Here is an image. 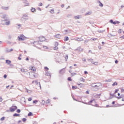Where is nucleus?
I'll list each match as a JSON object with an SVG mask.
<instances>
[{"mask_svg": "<svg viewBox=\"0 0 124 124\" xmlns=\"http://www.w3.org/2000/svg\"><path fill=\"white\" fill-rule=\"evenodd\" d=\"M65 72V69L63 68L59 71L60 74H63Z\"/></svg>", "mask_w": 124, "mask_h": 124, "instance_id": "6e6552de", "label": "nucleus"}, {"mask_svg": "<svg viewBox=\"0 0 124 124\" xmlns=\"http://www.w3.org/2000/svg\"><path fill=\"white\" fill-rule=\"evenodd\" d=\"M1 101H2V98L0 96V102H1Z\"/></svg>", "mask_w": 124, "mask_h": 124, "instance_id": "13d9d810", "label": "nucleus"}, {"mask_svg": "<svg viewBox=\"0 0 124 124\" xmlns=\"http://www.w3.org/2000/svg\"><path fill=\"white\" fill-rule=\"evenodd\" d=\"M97 3H100L99 4V6H101V7H103V4H102V3H101V2L99 0L97 1Z\"/></svg>", "mask_w": 124, "mask_h": 124, "instance_id": "4468645a", "label": "nucleus"}, {"mask_svg": "<svg viewBox=\"0 0 124 124\" xmlns=\"http://www.w3.org/2000/svg\"><path fill=\"white\" fill-rule=\"evenodd\" d=\"M92 63H93V64H94V65H98V62H92Z\"/></svg>", "mask_w": 124, "mask_h": 124, "instance_id": "412c9836", "label": "nucleus"}, {"mask_svg": "<svg viewBox=\"0 0 124 124\" xmlns=\"http://www.w3.org/2000/svg\"><path fill=\"white\" fill-rule=\"evenodd\" d=\"M109 94H110V95L111 96H112V97L115 96L114 94H112V93H110Z\"/></svg>", "mask_w": 124, "mask_h": 124, "instance_id": "09e8293b", "label": "nucleus"}, {"mask_svg": "<svg viewBox=\"0 0 124 124\" xmlns=\"http://www.w3.org/2000/svg\"><path fill=\"white\" fill-rule=\"evenodd\" d=\"M18 39L19 40V41H23V40H25V39L24 38V35H21L18 36Z\"/></svg>", "mask_w": 124, "mask_h": 124, "instance_id": "20e7f679", "label": "nucleus"}, {"mask_svg": "<svg viewBox=\"0 0 124 124\" xmlns=\"http://www.w3.org/2000/svg\"><path fill=\"white\" fill-rule=\"evenodd\" d=\"M32 113L31 112H30L28 113V116H32Z\"/></svg>", "mask_w": 124, "mask_h": 124, "instance_id": "473e14b6", "label": "nucleus"}, {"mask_svg": "<svg viewBox=\"0 0 124 124\" xmlns=\"http://www.w3.org/2000/svg\"><path fill=\"white\" fill-rule=\"evenodd\" d=\"M45 75H46V76H49L50 78H51V74H50V73L48 71H46Z\"/></svg>", "mask_w": 124, "mask_h": 124, "instance_id": "f8f14e48", "label": "nucleus"}, {"mask_svg": "<svg viewBox=\"0 0 124 124\" xmlns=\"http://www.w3.org/2000/svg\"><path fill=\"white\" fill-rule=\"evenodd\" d=\"M19 116H20V114L16 113L13 114V117H19Z\"/></svg>", "mask_w": 124, "mask_h": 124, "instance_id": "4be33fe9", "label": "nucleus"}, {"mask_svg": "<svg viewBox=\"0 0 124 124\" xmlns=\"http://www.w3.org/2000/svg\"><path fill=\"white\" fill-rule=\"evenodd\" d=\"M118 62H119V61L118 60H116L115 61V63H118Z\"/></svg>", "mask_w": 124, "mask_h": 124, "instance_id": "bf43d9fd", "label": "nucleus"}, {"mask_svg": "<svg viewBox=\"0 0 124 124\" xmlns=\"http://www.w3.org/2000/svg\"><path fill=\"white\" fill-rule=\"evenodd\" d=\"M113 22H114V21L113 20V19L110 20L109 23H111V24H113Z\"/></svg>", "mask_w": 124, "mask_h": 124, "instance_id": "a19ab883", "label": "nucleus"}, {"mask_svg": "<svg viewBox=\"0 0 124 124\" xmlns=\"http://www.w3.org/2000/svg\"><path fill=\"white\" fill-rule=\"evenodd\" d=\"M78 51H81V47L79 46L78 47L77 49Z\"/></svg>", "mask_w": 124, "mask_h": 124, "instance_id": "49530a36", "label": "nucleus"}, {"mask_svg": "<svg viewBox=\"0 0 124 124\" xmlns=\"http://www.w3.org/2000/svg\"><path fill=\"white\" fill-rule=\"evenodd\" d=\"M75 19H76V20H78V19H80V16H75Z\"/></svg>", "mask_w": 124, "mask_h": 124, "instance_id": "5701e85b", "label": "nucleus"}, {"mask_svg": "<svg viewBox=\"0 0 124 124\" xmlns=\"http://www.w3.org/2000/svg\"><path fill=\"white\" fill-rule=\"evenodd\" d=\"M75 40L77 41H83V39L81 38H78L77 39H75Z\"/></svg>", "mask_w": 124, "mask_h": 124, "instance_id": "2eb2a0df", "label": "nucleus"}, {"mask_svg": "<svg viewBox=\"0 0 124 124\" xmlns=\"http://www.w3.org/2000/svg\"><path fill=\"white\" fill-rule=\"evenodd\" d=\"M30 69L32 71H36V69L34 67V66H31L30 67Z\"/></svg>", "mask_w": 124, "mask_h": 124, "instance_id": "9b49d317", "label": "nucleus"}, {"mask_svg": "<svg viewBox=\"0 0 124 124\" xmlns=\"http://www.w3.org/2000/svg\"><path fill=\"white\" fill-rule=\"evenodd\" d=\"M120 38H122L123 39H124V35L120 37Z\"/></svg>", "mask_w": 124, "mask_h": 124, "instance_id": "69168bd1", "label": "nucleus"}, {"mask_svg": "<svg viewBox=\"0 0 124 124\" xmlns=\"http://www.w3.org/2000/svg\"><path fill=\"white\" fill-rule=\"evenodd\" d=\"M84 81V78H80V81L81 82H83Z\"/></svg>", "mask_w": 124, "mask_h": 124, "instance_id": "5fc2aeb1", "label": "nucleus"}, {"mask_svg": "<svg viewBox=\"0 0 124 124\" xmlns=\"http://www.w3.org/2000/svg\"><path fill=\"white\" fill-rule=\"evenodd\" d=\"M116 98H117L118 99H121V98H123V96H120L119 97H116Z\"/></svg>", "mask_w": 124, "mask_h": 124, "instance_id": "58836bf2", "label": "nucleus"}, {"mask_svg": "<svg viewBox=\"0 0 124 124\" xmlns=\"http://www.w3.org/2000/svg\"><path fill=\"white\" fill-rule=\"evenodd\" d=\"M18 109V107L16 106H12L10 108V112H14L15 110Z\"/></svg>", "mask_w": 124, "mask_h": 124, "instance_id": "7ed1b4c3", "label": "nucleus"}, {"mask_svg": "<svg viewBox=\"0 0 124 124\" xmlns=\"http://www.w3.org/2000/svg\"><path fill=\"white\" fill-rule=\"evenodd\" d=\"M21 72H25V69H21Z\"/></svg>", "mask_w": 124, "mask_h": 124, "instance_id": "3c124183", "label": "nucleus"}, {"mask_svg": "<svg viewBox=\"0 0 124 124\" xmlns=\"http://www.w3.org/2000/svg\"><path fill=\"white\" fill-rule=\"evenodd\" d=\"M71 16H72V14H70V15H68L67 17H70Z\"/></svg>", "mask_w": 124, "mask_h": 124, "instance_id": "052dcab7", "label": "nucleus"}, {"mask_svg": "<svg viewBox=\"0 0 124 124\" xmlns=\"http://www.w3.org/2000/svg\"><path fill=\"white\" fill-rule=\"evenodd\" d=\"M83 62H87L85 58H82Z\"/></svg>", "mask_w": 124, "mask_h": 124, "instance_id": "6e6d98bb", "label": "nucleus"}, {"mask_svg": "<svg viewBox=\"0 0 124 124\" xmlns=\"http://www.w3.org/2000/svg\"><path fill=\"white\" fill-rule=\"evenodd\" d=\"M5 119V117H2V118H0V121H4Z\"/></svg>", "mask_w": 124, "mask_h": 124, "instance_id": "c756f323", "label": "nucleus"}, {"mask_svg": "<svg viewBox=\"0 0 124 124\" xmlns=\"http://www.w3.org/2000/svg\"><path fill=\"white\" fill-rule=\"evenodd\" d=\"M68 81H69L70 82H71L72 81V79H71V77H68L67 78Z\"/></svg>", "mask_w": 124, "mask_h": 124, "instance_id": "cd10ccee", "label": "nucleus"}, {"mask_svg": "<svg viewBox=\"0 0 124 124\" xmlns=\"http://www.w3.org/2000/svg\"><path fill=\"white\" fill-rule=\"evenodd\" d=\"M3 78L5 79L7 78V75L6 74L4 75Z\"/></svg>", "mask_w": 124, "mask_h": 124, "instance_id": "37998d69", "label": "nucleus"}, {"mask_svg": "<svg viewBox=\"0 0 124 124\" xmlns=\"http://www.w3.org/2000/svg\"><path fill=\"white\" fill-rule=\"evenodd\" d=\"M36 10L35 9V8H32L31 9V12H34V11H35Z\"/></svg>", "mask_w": 124, "mask_h": 124, "instance_id": "a878e982", "label": "nucleus"}, {"mask_svg": "<svg viewBox=\"0 0 124 124\" xmlns=\"http://www.w3.org/2000/svg\"><path fill=\"white\" fill-rule=\"evenodd\" d=\"M118 32L119 33H122V32H123V30L121 29H119L118 31Z\"/></svg>", "mask_w": 124, "mask_h": 124, "instance_id": "72a5a7b5", "label": "nucleus"}, {"mask_svg": "<svg viewBox=\"0 0 124 124\" xmlns=\"http://www.w3.org/2000/svg\"><path fill=\"white\" fill-rule=\"evenodd\" d=\"M38 101L37 100H35L34 101H33V103L36 104V103H37Z\"/></svg>", "mask_w": 124, "mask_h": 124, "instance_id": "f704fd0d", "label": "nucleus"}, {"mask_svg": "<svg viewBox=\"0 0 124 124\" xmlns=\"http://www.w3.org/2000/svg\"><path fill=\"white\" fill-rule=\"evenodd\" d=\"M26 121H27V119L26 118H23L22 119V121L23 122H26Z\"/></svg>", "mask_w": 124, "mask_h": 124, "instance_id": "ea45409f", "label": "nucleus"}, {"mask_svg": "<svg viewBox=\"0 0 124 124\" xmlns=\"http://www.w3.org/2000/svg\"><path fill=\"white\" fill-rule=\"evenodd\" d=\"M58 49H59V48L58 47V46L54 47V50H58Z\"/></svg>", "mask_w": 124, "mask_h": 124, "instance_id": "c03bdc74", "label": "nucleus"}, {"mask_svg": "<svg viewBox=\"0 0 124 124\" xmlns=\"http://www.w3.org/2000/svg\"><path fill=\"white\" fill-rule=\"evenodd\" d=\"M16 112H17V113H21V109H17L16 110Z\"/></svg>", "mask_w": 124, "mask_h": 124, "instance_id": "4c0bfd02", "label": "nucleus"}, {"mask_svg": "<svg viewBox=\"0 0 124 124\" xmlns=\"http://www.w3.org/2000/svg\"><path fill=\"white\" fill-rule=\"evenodd\" d=\"M72 90H76V89H77V86H72Z\"/></svg>", "mask_w": 124, "mask_h": 124, "instance_id": "393cba45", "label": "nucleus"}, {"mask_svg": "<svg viewBox=\"0 0 124 124\" xmlns=\"http://www.w3.org/2000/svg\"><path fill=\"white\" fill-rule=\"evenodd\" d=\"M9 8H10L9 6H7V7L2 6L1 7V9H2L3 10H9Z\"/></svg>", "mask_w": 124, "mask_h": 124, "instance_id": "423d86ee", "label": "nucleus"}, {"mask_svg": "<svg viewBox=\"0 0 124 124\" xmlns=\"http://www.w3.org/2000/svg\"><path fill=\"white\" fill-rule=\"evenodd\" d=\"M6 53H9L10 52V49H7L5 51Z\"/></svg>", "mask_w": 124, "mask_h": 124, "instance_id": "de8ad7c7", "label": "nucleus"}, {"mask_svg": "<svg viewBox=\"0 0 124 124\" xmlns=\"http://www.w3.org/2000/svg\"><path fill=\"white\" fill-rule=\"evenodd\" d=\"M18 59L19 61H21V60H22V58H21V57H18Z\"/></svg>", "mask_w": 124, "mask_h": 124, "instance_id": "0e129e2a", "label": "nucleus"}, {"mask_svg": "<svg viewBox=\"0 0 124 124\" xmlns=\"http://www.w3.org/2000/svg\"><path fill=\"white\" fill-rule=\"evenodd\" d=\"M55 37L56 38L60 39V38H61V37H62V35H61V34H57L55 35Z\"/></svg>", "mask_w": 124, "mask_h": 124, "instance_id": "ddd939ff", "label": "nucleus"}, {"mask_svg": "<svg viewBox=\"0 0 124 124\" xmlns=\"http://www.w3.org/2000/svg\"><path fill=\"white\" fill-rule=\"evenodd\" d=\"M68 39H69V38H68V36H65L64 37V41H68Z\"/></svg>", "mask_w": 124, "mask_h": 124, "instance_id": "b1692460", "label": "nucleus"}, {"mask_svg": "<svg viewBox=\"0 0 124 124\" xmlns=\"http://www.w3.org/2000/svg\"><path fill=\"white\" fill-rule=\"evenodd\" d=\"M42 5H43V4H42V2H40V3L39 4V6H42Z\"/></svg>", "mask_w": 124, "mask_h": 124, "instance_id": "8fccbe9b", "label": "nucleus"}, {"mask_svg": "<svg viewBox=\"0 0 124 124\" xmlns=\"http://www.w3.org/2000/svg\"><path fill=\"white\" fill-rule=\"evenodd\" d=\"M84 73V74H88V72L87 71H85Z\"/></svg>", "mask_w": 124, "mask_h": 124, "instance_id": "4d7b16f0", "label": "nucleus"}, {"mask_svg": "<svg viewBox=\"0 0 124 124\" xmlns=\"http://www.w3.org/2000/svg\"><path fill=\"white\" fill-rule=\"evenodd\" d=\"M66 61L68 60V55H66V57H65Z\"/></svg>", "mask_w": 124, "mask_h": 124, "instance_id": "79ce46f5", "label": "nucleus"}, {"mask_svg": "<svg viewBox=\"0 0 124 124\" xmlns=\"http://www.w3.org/2000/svg\"><path fill=\"white\" fill-rule=\"evenodd\" d=\"M119 91V89H117L115 91V92L114 93V94L117 93H118V91Z\"/></svg>", "mask_w": 124, "mask_h": 124, "instance_id": "a18cd8bd", "label": "nucleus"}, {"mask_svg": "<svg viewBox=\"0 0 124 124\" xmlns=\"http://www.w3.org/2000/svg\"><path fill=\"white\" fill-rule=\"evenodd\" d=\"M50 13H51V14H54V13H55L54 9H51Z\"/></svg>", "mask_w": 124, "mask_h": 124, "instance_id": "c9c22d12", "label": "nucleus"}, {"mask_svg": "<svg viewBox=\"0 0 124 124\" xmlns=\"http://www.w3.org/2000/svg\"><path fill=\"white\" fill-rule=\"evenodd\" d=\"M55 47H58V46H59V43H58L57 42H56L55 43Z\"/></svg>", "mask_w": 124, "mask_h": 124, "instance_id": "bb28decb", "label": "nucleus"}, {"mask_svg": "<svg viewBox=\"0 0 124 124\" xmlns=\"http://www.w3.org/2000/svg\"><path fill=\"white\" fill-rule=\"evenodd\" d=\"M12 51H13V49L12 48L10 49V52H12Z\"/></svg>", "mask_w": 124, "mask_h": 124, "instance_id": "774afa93", "label": "nucleus"}, {"mask_svg": "<svg viewBox=\"0 0 124 124\" xmlns=\"http://www.w3.org/2000/svg\"><path fill=\"white\" fill-rule=\"evenodd\" d=\"M39 40L40 42H43V41H45V40H46V39H45V37L43 36H41L39 37Z\"/></svg>", "mask_w": 124, "mask_h": 124, "instance_id": "39448f33", "label": "nucleus"}, {"mask_svg": "<svg viewBox=\"0 0 124 124\" xmlns=\"http://www.w3.org/2000/svg\"><path fill=\"white\" fill-rule=\"evenodd\" d=\"M35 85H39V87L40 88V89H41V85H40V82H38L37 81H35Z\"/></svg>", "mask_w": 124, "mask_h": 124, "instance_id": "dca6fc26", "label": "nucleus"}, {"mask_svg": "<svg viewBox=\"0 0 124 124\" xmlns=\"http://www.w3.org/2000/svg\"><path fill=\"white\" fill-rule=\"evenodd\" d=\"M93 101H94V100H90L89 102H88V103H84L83 102V103H84V104H86V105H91V104H92V103H93Z\"/></svg>", "mask_w": 124, "mask_h": 124, "instance_id": "1a4fd4ad", "label": "nucleus"}, {"mask_svg": "<svg viewBox=\"0 0 124 124\" xmlns=\"http://www.w3.org/2000/svg\"><path fill=\"white\" fill-rule=\"evenodd\" d=\"M44 49H48V47L46 46H44Z\"/></svg>", "mask_w": 124, "mask_h": 124, "instance_id": "680f3d73", "label": "nucleus"}, {"mask_svg": "<svg viewBox=\"0 0 124 124\" xmlns=\"http://www.w3.org/2000/svg\"><path fill=\"white\" fill-rule=\"evenodd\" d=\"M31 100H32V99L31 98H29L28 99V101H31Z\"/></svg>", "mask_w": 124, "mask_h": 124, "instance_id": "603ef678", "label": "nucleus"}, {"mask_svg": "<svg viewBox=\"0 0 124 124\" xmlns=\"http://www.w3.org/2000/svg\"><path fill=\"white\" fill-rule=\"evenodd\" d=\"M35 43H36V44H38V42L34 41L31 43V44H33L34 47H36V46L35 45Z\"/></svg>", "mask_w": 124, "mask_h": 124, "instance_id": "a211bd4d", "label": "nucleus"}, {"mask_svg": "<svg viewBox=\"0 0 124 124\" xmlns=\"http://www.w3.org/2000/svg\"><path fill=\"white\" fill-rule=\"evenodd\" d=\"M8 21L5 22V25H6V26H9V25H10V21L9 20H7Z\"/></svg>", "mask_w": 124, "mask_h": 124, "instance_id": "aec40b11", "label": "nucleus"}, {"mask_svg": "<svg viewBox=\"0 0 124 124\" xmlns=\"http://www.w3.org/2000/svg\"><path fill=\"white\" fill-rule=\"evenodd\" d=\"M42 104L44 105L45 104V101L44 100H42Z\"/></svg>", "mask_w": 124, "mask_h": 124, "instance_id": "e433bc0d", "label": "nucleus"}, {"mask_svg": "<svg viewBox=\"0 0 124 124\" xmlns=\"http://www.w3.org/2000/svg\"><path fill=\"white\" fill-rule=\"evenodd\" d=\"M6 63H7V64H10V63H11V61H10L9 60H6Z\"/></svg>", "mask_w": 124, "mask_h": 124, "instance_id": "f3484780", "label": "nucleus"}, {"mask_svg": "<svg viewBox=\"0 0 124 124\" xmlns=\"http://www.w3.org/2000/svg\"><path fill=\"white\" fill-rule=\"evenodd\" d=\"M44 68L46 70V71H48V70H49V68L47 66H45Z\"/></svg>", "mask_w": 124, "mask_h": 124, "instance_id": "2f4dec72", "label": "nucleus"}, {"mask_svg": "<svg viewBox=\"0 0 124 124\" xmlns=\"http://www.w3.org/2000/svg\"><path fill=\"white\" fill-rule=\"evenodd\" d=\"M23 3L25 4V6H28V5H29V2L28 1H27V0H23Z\"/></svg>", "mask_w": 124, "mask_h": 124, "instance_id": "9d476101", "label": "nucleus"}, {"mask_svg": "<svg viewBox=\"0 0 124 124\" xmlns=\"http://www.w3.org/2000/svg\"><path fill=\"white\" fill-rule=\"evenodd\" d=\"M37 10H39V11H41V9L40 8H39V7H38V8H37Z\"/></svg>", "mask_w": 124, "mask_h": 124, "instance_id": "e2e57ef3", "label": "nucleus"}, {"mask_svg": "<svg viewBox=\"0 0 124 124\" xmlns=\"http://www.w3.org/2000/svg\"><path fill=\"white\" fill-rule=\"evenodd\" d=\"M21 19H24L25 21H27V20H29V18H28V15H23V17H21Z\"/></svg>", "mask_w": 124, "mask_h": 124, "instance_id": "0eeeda50", "label": "nucleus"}, {"mask_svg": "<svg viewBox=\"0 0 124 124\" xmlns=\"http://www.w3.org/2000/svg\"><path fill=\"white\" fill-rule=\"evenodd\" d=\"M116 24H118L120 23V22L118 21H116Z\"/></svg>", "mask_w": 124, "mask_h": 124, "instance_id": "338daca9", "label": "nucleus"}, {"mask_svg": "<svg viewBox=\"0 0 124 124\" xmlns=\"http://www.w3.org/2000/svg\"><path fill=\"white\" fill-rule=\"evenodd\" d=\"M117 85H118V83H117V82H114L113 84H112V86H117Z\"/></svg>", "mask_w": 124, "mask_h": 124, "instance_id": "7c9ffc66", "label": "nucleus"}, {"mask_svg": "<svg viewBox=\"0 0 124 124\" xmlns=\"http://www.w3.org/2000/svg\"><path fill=\"white\" fill-rule=\"evenodd\" d=\"M91 86L92 88H94L93 90L95 92H96V91H98V86L96 85V83H93L91 85Z\"/></svg>", "mask_w": 124, "mask_h": 124, "instance_id": "f03ea898", "label": "nucleus"}, {"mask_svg": "<svg viewBox=\"0 0 124 124\" xmlns=\"http://www.w3.org/2000/svg\"><path fill=\"white\" fill-rule=\"evenodd\" d=\"M49 103H50V101H49V100H46V104H49Z\"/></svg>", "mask_w": 124, "mask_h": 124, "instance_id": "864d4df0", "label": "nucleus"}, {"mask_svg": "<svg viewBox=\"0 0 124 124\" xmlns=\"http://www.w3.org/2000/svg\"><path fill=\"white\" fill-rule=\"evenodd\" d=\"M1 18L4 19L5 22L6 21H9L8 19V16L7 15L3 14L0 16Z\"/></svg>", "mask_w": 124, "mask_h": 124, "instance_id": "f257e3e1", "label": "nucleus"}, {"mask_svg": "<svg viewBox=\"0 0 124 124\" xmlns=\"http://www.w3.org/2000/svg\"><path fill=\"white\" fill-rule=\"evenodd\" d=\"M91 14H92V11H90L85 14V16H87V15H91Z\"/></svg>", "mask_w": 124, "mask_h": 124, "instance_id": "6ab92c4d", "label": "nucleus"}, {"mask_svg": "<svg viewBox=\"0 0 124 124\" xmlns=\"http://www.w3.org/2000/svg\"><path fill=\"white\" fill-rule=\"evenodd\" d=\"M74 75H76V73H71V77H73V76H74Z\"/></svg>", "mask_w": 124, "mask_h": 124, "instance_id": "c85d7f7f", "label": "nucleus"}]
</instances>
